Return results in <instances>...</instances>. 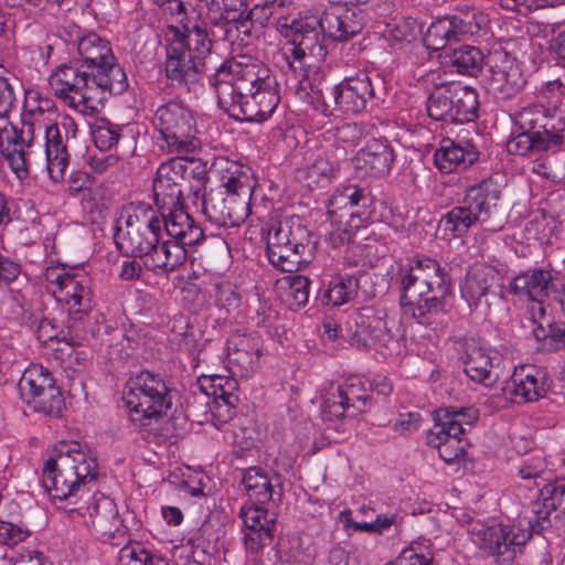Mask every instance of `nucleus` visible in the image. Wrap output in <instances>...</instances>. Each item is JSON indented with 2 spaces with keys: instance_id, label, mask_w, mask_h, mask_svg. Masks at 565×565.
<instances>
[{
  "instance_id": "f257e3e1",
  "label": "nucleus",
  "mask_w": 565,
  "mask_h": 565,
  "mask_svg": "<svg viewBox=\"0 0 565 565\" xmlns=\"http://www.w3.org/2000/svg\"><path fill=\"white\" fill-rule=\"evenodd\" d=\"M213 85L218 106L239 121L263 122L280 102L276 77L266 65L254 60L222 64Z\"/></svg>"
},
{
  "instance_id": "f03ea898",
  "label": "nucleus",
  "mask_w": 565,
  "mask_h": 565,
  "mask_svg": "<svg viewBox=\"0 0 565 565\" xmlns=\"http://www.w3.org/2000/svg\"><path fill=\"white\" fill-rule=\"evenodd\" d=\"M450 277L434 258L417 255L402 278L401 306L419 324L436 329L447 315Z\"/></svg>"
},
{
  "instance_id": "7ed1b4c3",
  "label": "nucleus",
  "mask_w": 565,
  "mask_h": 565,
  "mask_svg": "<svg viewBox=\"0 0 565 565\" xmlns=\"http://www.w3.org/2000/svg\"><path fill=\"white\" fill-rule=\"evenodd\" d=\"M97 463L77 443H62L43 467L42 483L53 498L83 497L86 486L96 479Z\"/></svg>"
},
{
  "instance_id": "20e7f679",
  "label": "nucleus",
  "mask_w": 565,
  "mask_h": 565,
  "mask_svg": "<svg viewBox=\"0 0 565 565\" xmlns=\"http://www.w3.org/2000/svg\"><path fill=\"white\" fill-rule=\"evenodd\" d=\"M122 401L130 420L140 427L157 423L172 406L171 390L159 374L149 371H141L128 379Z\"/></svg>"
},
{
  "instance_id": "39448f33",
  "label": "nucleus",
  "mask_w": 565,
  "mask_h": 565,
  "mask_svg": "<svg viewBox=\"0 0 565 565\" xmlns=\"http://www.w3.org/2000/svg\"><path fill=\"white\" fill-rule=\"evenodd\" d=\"M125 226L118 225L115 243L120 252L142 260L161 241L162 220L149 204L132 203L122 214Z\"/></svg>"
},
{
  "instance_id": "423d86ee",
  "label": "nucleus",
  "mask_w": 565,
  "mask_h": 565,
  "mask_svg": "<svg viewBox=\"0 0 565 565\" xmlns=\"http://www.w3.org/2000/svg\"><path fill=\"white\" fill-rule=\"evenodd\" d=\"M191 177L198 184L189 189L199 198L207 179L206 171L200 162L174 158L160 164L152 186L154 203L160 214L164 215L166 210L182 205L185 185Z\"/></svg>"
},
{
  "instance_id": "0eeeda50",
  "label": "nucleus",
  "mask_w": 565,
  "mask_h": 565,
  "mask_svg": "<svg viewBox=\"0 0 565 565\" xmlns=\"http://www.w3.org/2000/svg\"><path fill=\"white\" fill-rule=\"evenodd\" d=\"M50 99L40 100L35 107L26 103L21 115L20 131L14 128L7 131L6 141L0 137L1 154L19 180H25L30 174L25 148L31 146L36 132L43 131L47 117L55 114Z\"/></svg>"
},
{
  "instance_id": "6e6552de",
  "label": "nucleus",
  "mask_w": 565,
  "mask_h": 565,
  "mask_svg": "<svg viewBox=\"0 0 565 565\" xmlns=\"http://www.w3.org/2000/svg\"><path fill=\"white\" fill-rule=\"evenodd\" d=\"M500 194V190L491 180L470 186L461 203L440 218L439 227L446 236H463L471 226L490 218Z\"/></svg>"
},
{
  "instance_id": "1a4fd4ad",
  "label": "nucleus",
  "mask_w": 565,
  "mask_h": 565,
  "mask_svg": "<svg viewBox=\"0 0 565 565\" xmlns=\"http://www.w3.org/2000/svg\"><path fill=\"white\" fill-rule=\"evenodd\" d=\"M161 136V148L168 153H190L198 143L194 138L195 121L191 110L180 102L161 105L152 119Z\"/></svg>"
},
{
  "instance_id": "9d476101",
  "label": "nucleus",
  "mask_w": 565,
  "mask_h": 565,
  "mask_svg": "<svg viewBox=\"0 0 565 565\" xmlns=\"http://www.w3.org/2000/svg\"><path fill=\"white\" fill-rule=\"evenodd\" d=\"M277 30L289 38L290 55L294 61L322 62L327 55L324 36L320 18L280 15Z\"/></svg>"
},
{
  "instance_id": "9b49d317",
  "label": "nucleus",
  "mask_w": 565,
  "mask_h": 565,
  "mask_svg": "<svg viewBox=\"0 0 565 565\" xmlns=\"http://www.w3.org/2000/svg\"><path fill=\"white\" fill-rule=\"evenodd\" d=\"M508 291L536 302L537 311L534 315L540 320H545L544 300L551 295L554 297L555 294L565 292V274L550 264L546 267H532L514 276L508 285Z\"/></svg>"
},
{
  "instance_id": "f8f14e48",
  "label": "nucleus",
  "mask_w": 565,
  "mask_h": 565,
  "mask_svg": "<svg viewBox=\"0 0 565 565\" xmlns=\"http://www.w3.org/2000/svg\"><path fill=\"white\" fill-rule=\"evenodd\" d=\"M92 71L78 62L58 65L49 77V85L55 96L70 107L84 111L94 99Z\"/></svg>"
},
{
  "instance_id": "ddd939ff",
  "label": "nucleus",
  "mask_w": 565,
  "mask_h": 565,
  "mask_svg": "<svg viewBox=\"0 0 565 565\" xmlns=\"http://www.w3.org/2000/svg\"><path fill=\"white\" fill-rule=\"evenodd\" d=\"M206 10L211 36L230 43L244 42L241 33L248 32L249 22L243 20L247 0H200Z\"/></svg>"
},
{
  "instance_id": "4468645a",
  "label": "nucleus",
  "mask_w": 565,
  "mask_h": 565,
  "mask_svg": "<svg viewBox=\"0 0 565 565\" xmlns=\"http://www.w3.org/2000/svg\"><path fill=\"white\" fill-rule=\"evenodd\" d=\"M468 533L478 548L490 555L504 556V561H512L515 556V546L523 545L530 537V534L514 526L488 524L480 520L469 522Z\"/></svg>"
},
{
  "instance_id": "2eb2a0df",
  "label": "nucleus",
  "mask_w": 565,
  "mask_h": 565,
  "mask_svg": "<svg viewBox=\"0 0 565 565\" xmlns=\"http://www.w3.org/2000/svg\"><path fill=\"white\" fill-rule=\"evenodd\" d=\"M372 392V383L360 375H350L337 390L328 393L322 403V412L327 419L354 417L364 413Z\"/></svg>"
},
{
  "instance_id": "dca6fc26",
  "label": "nucleus",
  "mask_w": 565,
  "mask_h": 565,
  "mask_svg": "<svg viewBox=\"0 0 565 565\" xmlns=\"http://www.w3.org/2000/svg\"><path fill=\"white\" fill-rule=\"evenodd\" d=\"M83 518L86 526L102 542L118 546L125 541L127 529L119 516L117 504L109 497H94Z\"/></svg>"
},
{
  "instance_id": "f3484780",
  "label": "nucleus",
  "mask_w": 565,
  "mask_h": 565,
  "mask_svg": "<svg viewBox=\"0 0 565 565\" xmlns=\"http://www.w3.org/2000/svg\"><path fill=\"white\" fill-rule=\"evenodd\" d=\"M355 326L352 344L358 348L374 349L383 358L398 350V339L391 332L387 321L377 316L373 309L363 308L355 319Z\"/></svg>"
},
{
  "instance_id": "a211bd4d",
  "label": "nucleus",
  "mask_w": 565,
  "mask_h": 565,
  "mask_svg": "<svg viewBox=\"0 0 565 565\" xmlns=\"http://www.w3.org/2000/svg\"><path fill=\"white\" fill-rule=\"evenodd\" d=\"M490 65V75L486 79L487 90L497 99H510L525 85V78L516 60L505 51H495Z\"/></svg>"
},
{
  "instance_id": "6ab92c4d",
  "label": "nucleus",
  "mask_w": 565,
  "mask_h": 565,
  "mask_svg": "<svg viewBox=\"0 0 565 565\" xmlns=\"http://www.w3.org/2000/svg\"><path fill=\"white\" fill-rule=\"evenodd\" d=\"M222 188L210 189L202 194V209L212 224L220 227L239 226L249 215V203L238 202Z\"/></svg>"
},
{
  "instance_id": "aec40b11",
  "label": "nucleus",
  "mask_w": 565,
  "mask_h": 565,
  "mask_svg": "<svg viewBox=\"0 0 565 565\" xmlns=\"http://www.w3.org/2000/svg\"><path fill=\"white\" fill-rule=\"evenodd\" d=\"M265 504L246 503L241 508L239 518L244 524V543L247 551L258 553L274 536L276 514Z\"/></svg>"
},
{
  "instance_id": "412c9836",
  "label": "nucleus",
  "mask_w": 565,
  "mask_h": 565,
  "mask_svg": "<svg viewBox=\"0 0 565 565\" xmlns=\"http://www.w3.org/2000/svg\"><path fill=\"white\" fill-rule=\"evenodd\" d=\"M366 21L365 12L358 6L335 4L320 17L323 33L339 42H344L362 32Z\"/></svg>"
},
{
  "instance_id": "4be33fe9",
  "label": "nucleus",
  "mask_w": 565,
  "mask_h": 565,
  "mask_svg": "<svg viewBox=\"0 0 565 565\" xmlns=\"http://www.w3.org/2000/svg\"><path fill=\"white\" fill-rule=\"evenodd\" d=\"M459 344L462 350L461 360L465 372L469 379L486 386L493 385L500 376L498 372L500 358L490 355L489 351L480 347L473 338H462Z\"/></svg>"
},
{
  "instance_id": "5701e85b",
  "label": "nucleus",
  "mask_w": 565,
  "mask_h": 565,
  "mask_svg": "<svg viewBox=\"0 0 565 565\" xmlns=\"http://www.w3.org/2000/svg\"><path fill=\"white\" fill-rule=\"evenodd\" d=\"M499 280L498 271L490 266H476L470 268L461 285L460 294L469 308L477 310L484 307L490 308L491 299L497 298L494 286Z\"/></svg>"
},
{
  "instance_id": "b1692460",
  "label": "nucleus",
  "mask_w": 565,
  "mask_h": 565,
  "mask_svg": "<svg viewBox=\"0 0 565 565\" xmlns=\"http://www.w3.org/2000/svg\"><path fill=\"white\" fill-rule=\"evenodd\" d=\"M374 95L372 79L367 73L350 76L332 89L335 108L344 114L364 110Z\"/></svg>"
},
{
  "instance_id": "393cba45",
  "label": "nucleus",
  "mask_w": 565,
  "mask_h": 565,
  "mask_svg": "<svg viewBox=\"0 0 565 565\" xmlns=\"http://www.w3.org/2000/svg\"><path fill=\"white\" fill-rule=\"evenodd\" d=\"M394 150L386 138H373L366 141L353 158L354 169L362 177L381 178L392 169Z\"/></svg>"
},
{
  "instance_id": "a878e982",
  "label": "nucleus",
  "mask_w": 565,
  "mask_h": 565,
  "mask_svg": "<svg viewBox=\"0 0 565 565\" xmlns=\"http://www.w3.org/2000/svg\"><path fill=\"white\" fill-rule=\"evenodd\" d=\"M66 42L76 47L86 68L94 70L114 56L110 43L95 32H86L77 25L68 26Z\"/></svg>"
},
{
  "instance_id": "bb28decb",
  "label": "nucleus",
  "mask_w": 565,
  "mask_h": 565,
  "mask_svg": "<svg viewBox=\"0 0 565 565\" xmlns=\"http://www.w3.org/2000/svg\"><path fill=\"white\" fill-rule=\"evenodd\" d=\"M503 390L515 403L535 402L546 393L545 372L533 365H522L514 370Z\"/></svg>"
},
{
  "instance_id": "cd10ccee",
  "label": "nucleus",
  "mask_w": 565,
  "mask_h": 565,
  "mask_svg": "<svg viewBox=\"0 0 565 565\" xmlns=\"http://www.w3.org/2000/svg\"><path fill=\"white\" fill-rule=\"evenodd\" d=\"M242 483L249 501L258 504L279 503L282 498L280 476L260 467H250L243 473Z\"/></svg>"
},
{
  "instance_id": "c85d7f7f",
  "label": "nucleus",
  "mask_w": 565,
  "mask_h": 565,
  "mask_svg": "<svg viewBox=\"0 0 565 565\" xmlns=\"http://www.w3.org/2000/svg\"><path fill=\"white\" fill-rule=\"evenodd\" d=\"M164 68L173 85L189 86L199 82L204 63L193 60L186 50L173 44L168 49Z\"/></svg>"
},
{
  "instance_id": "c756f323",
  "label": "nucleus",
  "mask_w": 565,
  "mask_h": 565,
  "mask_svg": "<svg viewBox=\"0 0 565 565\" xmlns=\"http://www.w3.org/2000/svg\"><path fill=\"white\" fill-rule=\"evenodd\" d=\"M479 159V151L469 141L455 142L450 139L441 141L435 152V164L443 173L466 169Z\"/></svg>"
},
{
  "instance_id": "7c9ffc66",
  "label": "nucleus",
  "mask_w": 565,
  "mask_h": 565,
  "mask_svg": "<svg viewBox=\"0 0 565 565\" xmlns=\"http://www.w3.org/2000/svg\"><path fill=\"white\" fill-rule=\"evenodd\" d=\"M565 495V481H552V475L548 481H544L537 488V498L542 501L532 503V511L536 515L534 523L529 522L532 532L541 533L548 524L550 514L555 511L563 502Z\"/></svg>"
},
{
  "instance_id": "2f4dec72",
  "label": "nucleus",
  "mask_w": 565,
  "mask_h": 565,
  "mask_svg": "<svg viewBox=\"0 0 565 565\" xmlns=\"http://www.w3.org/2000/svg\"><path fill=\"white\" fill-rule=\"evenodd\" d=\"M64 281L58 297L66 302L70 311L75 315L89 312L93 294L88 275L82 270H72Z\"/></svg>"
},
{
  "instance_id": "473e14b6",
  "label": "nucleus",
  "mask_w": 565,
  "mask_h": 565,
  "mask_svg": "<svg viewBox=\"0 0 565 565\" xmlns=\"http://www.w3.org/2000/svg\"><path fill=\"white\" fill-rule=\"evenodd\" d=\"M179 22L182 25L184 35L174 45L186 50L193 60L204 63L205 58L211 54L213 42L206 30V24L209 23L201 21L199 15L186 18V21L179 20Z\"/></svg>"
},
{
  "instance_id": "72a5a7b5",
  "label": "nucleus",
  "mask_w": 565,
  "mask_h": 565,
  "mask_svg": "<svg viewBox=\"0 0 565 565\" xmlns=\"http://www.w3.org/2000/svg\"><path fill=\"white\" fill-rule=\"evenodd\" d=\"M514 124L520 130L550 137L552 135H565L563 128L556 124L544 105H531L522 108L514 116Z\"/></svg>"
},
{
  "instance_id": "f704fd0d",
  "label": "nucleus",
  "mask_w": 565,
  "mask_h": 565,
  "mask_svg": "<svg viewBox=\"0 0 565 565\" xmlns=\"http://www.w3.org/2000/svg\"><path fill=\"white\" fill-rule=\"evenodd\" d=\"M186 249L174 241H162L145 257L142 265L150 271L172 273L186 260Z\"/></svg>"
},
{
  "instance_id": "c9c22d12",
  "label": "nucleus",
  "mask_w": 565,
  "mask_h": 565,
  "mask_svg": "<svg viewBox=\"0 0 565 565\" xmlns=\"http://www.w3.org/2000/svg\"><path fill=\"white\" fill-rule=\"evenodd\" d=\"M443 63L454 72L470 77H477L484 65V54L472 45H460L445 51Z\"/></svg>"
},
{
  "instance_id": "e433bc0d",
  "label": "nucleus",
  "mask_w": 565,
  "mask_h": 565,
  "mask_svg": "<svg viewBox=\"0 0 565 565\" xmlns=\"http://www.w3.org/2000/svg\"><path fill=\"white\" fill-rule=\"evenodd\" d=\"M311 241L294 243V245L274 246L266 248L269 263L286 273L297 271L301 264L309 263Z\"/></svg>"
},
{
  "instance_id": "4c0bfd02",
  "label": "nucleus",
  "mask_w": 565,
  "mask_h": 565,
  "mask_svg": "<svg viewBox=\"0 0 565 565\" xmlns=\"http://www.w3.org/2000/svg\"><path fill=\"white\" fill-rule=\"evenodd\" d=\"M460 434L435 423L427 436V445L437 448L439 457L447 463H452L463 457L468 443Z\"/></svg>"
},
{
  "instance_id": "58836bf2",
  "label": "nucleus",
  "mask_w": 565,
  "mask_h": 565,
  "mask_svg": "<svg viewBox=\"0 0 565 565\" xmlns=\"http://www.w3.org/2000/svg\"><path fill=\"white\" fill-rule=\"evenodd\" d=\"M90 81L93 92L99 88L114 95L122 94L129 86L127 75L124 68L116 62L115 56L92 70Z\"/></svg>"
},
{
  "instance_id": "ea45409f",
  "label": "nucleus",
  "mask_w": 565,
  "mask_h": 565,
  "mask_svg": "<svg viewBox=\"0 0 565 565\" xmlns=\"http://www.w3.org/2000/svg\"><path fill=\"white\" fill-rule=\"evenodd\" d=\"M256 181L252 169L244 166L232 164L222 178V189L226 194L236 198L238 202L249 203Z\"/></svg>"
},
{
  "instance_id": "a19ab883",
  "label": "nucleus",
  "mask_w": 565,
  "mask_h": 565,
  "mask_svg": "<svg viewBox=\"0 0 565 565\" xmlns=\"http://www.w3.org/2000/svg\"><path fill=\"white\" fill-rule=\"evenodd\" d=\"M260 355L257 343L246 337H237L234 348L228 347V361L239 370L241 376L247 377L257 370Z\"/></svg>"
},
{
  "instance_id": "79ce46f5",
  "label": "nucleus",
  "mask_w": 565,
  "mask_h": 565,
  "mask_svg": "<svg viewBox=\"0 0 565 565\" xmlns=\"http://www.w3.org/2000/svg\"><path fill=\"white\" fill-rule=\"evenodd\" d=\"M565 141V135H552L542 137L523 130L508 142V150L511 153L525 156L531 150L550 151L558 149Z\"/></svg>"
},
{
  "instance_id": "37998d69",
  "label": "nucleus",
  "mask_w": 565,
  "mask_h": 565,
  "mask_svg": "<svg viewBox=\"0 0 565 565\" xmlns=\"http://www.w3.org/2000/svg\"><path fill=\"white\" fill-rule=\"evenodd\" d=\"M534 339L537 341V350L543 352H556L565 349V322L548 320L544 326L536 315L532 316Z\"/></svg>"
},
{
  "instance_id": "c03bdc74",
  "label": "nucleus",
  "mask_w": 565,
  "mask_h": 565,
  "mask_svg": "<svg viewBox=\"0 0 565 565\" xmlns=\"http://www.w3.org/2000/svg\"><path fill=\"white\" fill-rule=\"evenodd\" d=\"M452 109L450 122L463 124L473 121L478 116V93L469 87H451Z\"/></svg>"
},
{
  "instance_id": "a18cd8bd",
  "label": "nucleus",
  "mask_w": 565,
  "mask_h": 565,
  "mask_svg": "<svg viewBox=\"0 0 565 565\" xmlns=\"http://www.w3.org/2000/svg\"><path fill=\"white\" fill-rule=\"evenodd\" d=\"M358 290V279L353 276H333L321 291V302L339 307L352 300Z\"/></svg>"
},
{
  "instance_id": "49530a36",
  "label": "nucleus",
  "mask_w": 565,
  "mask_h": 565,
  "mask_svg": "<svg viewBox=\"0 0 565 565\" xmlns=\"http://www.w3.org/2000/svg\"><path fill=\"white\" fill-rule=\"evenodd\" d=\"M310 232L299 220H290L273 225L267 235V248L310 242Z\"/></svg>"
},
{
  "instance_id": "de8ad7c7",
  "label": "nucleus",
  "mask_w": 565,
  "mask_h": 565,
  "mask_svg": "<svg viewBox=\"0 0 565 565\" xmlns=\"http://www.w3.org/2000/svg\"><path fill=\"white\" fill-rule=\"evenodd\" d=\"M479 418L475 407H446L436 412L435 423L452 430L454 434L463 435L466 426H471Z\"/></svg>"
},
{
  "instance_id": "09e8293b",
  "label": "nucleus",
  "mask_w": 565,
  "mask_h": 565,
  "mask_svg": "<svg viewBox=\"0 0 565 565\" xmlns=\"http://www.w3.org/2000/svg\"><path fill=\"white\" fill-rule=\"evenodd\" d=\"M54 382V379L46 367L40 364H32L25 369L19 382L21 398L26 402Z\"/></svg>"
},
{
  "instance_id": "8fccbe9b",
  "label": "nucleus",
  "mask_w": 565,
  "mask_h": 565,
  "mask_svg": "<svg viewBox=\"0 0 565 565\" xmlns=\"http://www.w3.org/2000/svg\"><path fill=\"white\" fill-rule=\"evenodd\" d=\"M292 0H254L253 7L244 14L243 20L249 22L248 32L241 33L244 41L253 35L254 24L264 28L270 18L277 13V10L288 6Z\"/></svg>"
},
{
  "instance_id": "3c124183",
  "label": "nucleus",
  "mask_w": 565,
  "mask_h": 565,
  "mask_svg": "<svg viewBox=\"0 0 565 565\" xmlns=\"http://www.w3.org/2000/svg\"><path fill=\"white\" fill-rule=\"evenodd\" d=\"M373 202L371 193L355 184H348L338 189L330 198V205L339 209L361 207L365 213Z\"/></svg>"
},
{
  "instance_id": "603ef678",
  "label": "nucleus",
  "mask_w": 565,
  "mask_h": 565,
  "mask_svg": "<svg viewBox=\"0 0 565 565\" xmlns=\"http://www.w3.org/2000/svg\"><path fill=\"white\" fill-rule=\"evenodd\" d=\"M74 126L75 124L71 118H63L61 124H53L50 117H47L45 128L43 129L45 135V156L67 151L66 140L70 129L74 128Z\"/></svg>"
},
{
  "instance_id": "864d4df0",
  "label": "nucleus",
  "mask_w": 565,
  "mask_h": 565,
  "mask_svg": "<svg viewBox=\"0 0 565 565\" xmlns=\"http://www.w3.org/2000/svg\"><path fill=\"white\" fill-rule=\"evenodd\" d=\"M25 403L35 412L53 417L60 416L65 405L62 393L55 385V382Z\"/></svg>"
},
{
  "instance_id": "5fc2aeb1",
  "label": "nucleus",
  "mask_w": 565,
  "mask_h": 565,
  "mask_svg": "<svg viewBox=\"0 0 565 565\" xmlns=\"http://www.w3.org/2000/svg\"><path fill=\"white\" fill-rule=\"evenodd\" d=\"M119 565H169L160 555L148 551L141 543H128L119 551Z\"/></svg>"
},
{
  "instance_id": "6e6d98bb",
  "label": "nucleus",
  "mask_w": 565,
  "mask_h": 565,
  "mask_svg": "<svg viewBox=\"0 0 565 565\" xmlns=\"http://www.w3.org/2000/svg\"><path fill=\"white\" fill-rule=\"evenodd\" d=\"M545 108L556 118V124L565 132V85L561 81L548 82L543 90Z\"/></svg>"
},
{
  "instance_id": "4d7b16f0",
  "label": "nucleus",
  "mask_w": 565,
  "mask_h": 565,
  "mask_svg": "<svg viewBox=\"0 0 565 565\" xmlns=\"http://www.w3.org/2000/svg\"><path fill=\"white\" fill-rule=\"evenodd\" d=\"M335 175L334 164L326 157L319 156L305 172L306 185L309 189L326 188Z\"/></svg>"
},
{
  "instance_id": "13d9d810",
  "label": "nucleus",
  "mask_w": 565,
  "mask_h": 565,
  "mask_svg": "<svg viewBox=\"0 0 565 565\" xmlns=\"http://www.w3.org/2000/svg\"><path fill=\"white\" fill-rule=\"evenodd\" d=\"M428 116L434 120L450 121L451 87L433 92L426 103Z\"/></svg>"
},
{
  "instance_id": "bf43d9fd",
  "label": "nucleus",
  "mask_w": 565,
  "mask_h": 565,
  "mask_svg": "<svg viewBox=\"0 0 565 565\" xmlns=\"http://www.w3.org/2000/svg\"><path fill=\"white\" fill-rule=\"evenodd\" d=\"M122 128L107 119H100L92 131L95 146L102 151L109 150L117 145L121 136Z\"/></svg>"
},
{
  "instance_id": "052dcab7",
  "label": "nucleus",
  "mask_w": 565,
  "mask_h": 565,
  "mask_svg": "<svg viewBox=\"0 0 565 565\" xmlns=\"http://www.w3.org/2000/svg\"><path fill=\"white\" fill-rule=\"evenodd\" d=\"M425 42L435 51L443 49H445V51L447 50L446 46L454 42L451 35V22L448 17L438 19L430 24L425 35Z\"/></svg>"
},
{
  "instance_id": "680f3d73",
  "label": "nucleus",
  "mask_w": 565,
  "mask_h": 565,
  "mask_svg": "<svg viewBox=\"0 0 565 565\" xmlns=\"http://www.w3.org/2000/svg\"><path fill=\"white\" fill-rule=\"evenodd\" d=\"M289 66L294 71V78L290 79V89L294 90L295 95L300 100L316 107V105L322 99V87H313V84H310L299 76L297 74V65H295V62H289Z\"/></svg>"
},
{
  "instance_id": "e2e57ef3",
  "label": "nucleus",
  "mask_w": 565,
  "mask_h": 565,
  "mask_svg": "<svg viewBox=\"0 0 565 565\" xmlns=\"http://www.w3.org/2000/svg\"><path fill=\"white\" fill-rule=\"evenodd\" d=\"M211 392L206 394L212 395L215 401L222 399L225 405L234 406L237 402V396L234 391L237 388V383L233 379L221 375L211 376Z\"/></svg>"
},
{
  "instance_id": "0e129e2a",
  "label": "nucleus",
  "mask_w": 565,
  "mask_h": 565,
  "mask_svg": "<svg viewBox=\"0 0 565 565\" xmlns=\"http://www.w3.org/2000/svg\"><path fill=\"white\" fill-rule=\"evenodd\" d=\"M519 475L524 480H534V484L539 488L544 481L550 480L552 473L547 469L545 459L537 456L525 460L519 469Z\"/></svg>"
},
{
  "instance_id": "69168bd1",
  "label": "nucleus",
  "mask_w": 565,
  "mask_h": 565,
  "mask_svg": "<svg viewBox=\"0 0 565 565\" xmlns=\"http://www.w3.org/2000/svg\"><path fill=\"white\" fill-rule=\"evenodd\" d=\"M451 22L452 41L457 42L461 36L475 35L479 33L482 28L475 14L465 13L462 15L448 17Z\"/></svg>"
},
{
  "instance_id": "338daca9",
  "label": "nucleus",
  "mask_w": 565,
  "mask_h": 565,
  "mask_svg": "<svg viewBox=\"0 0 565 565\" xmlns=\"http://www.w3.org/2000/svg\"><path fill=\"white\" fill-rule=\"evenodd\" d=\"M30 536L29 529L22 523H12L0 519V545L14 547Z\"/></svg>"
},
{
  "instance_id": "774afa93",
  "label": "nucleus",
  "mask_w": 565,
  "mask_h": 565,
  "mask_svg": "<svg viewBox=\"0 0 565 565\" xmlns=\"http://www.w3.org/2000/svg\"><path fill=\"white\" fill-rule=\"evenodd\" d=\"M159 216L162 220V228L164 227L171 238L183 233L182 230L189 220V214L183 210L182 205L175 209H168L164 215L160 214Z\"/></svg>"
}]
</instances>
